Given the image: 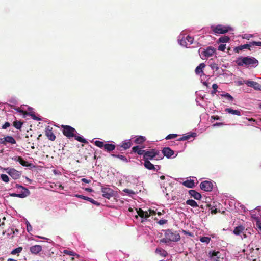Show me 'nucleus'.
Masks as SVG:
<instances>
[{
  "label": "nucleus",
  "mask_w": 261,
  "mask_h": 261,
  "mask_svg": "<svg viewBox=\"0 0 261 261\" xmlns=\"http://www.w3.org/2000/svg\"><path fill=\"white\" fill-rule=\"evenodd\" d=\"M132 151L137 153L139 155H143V156L146 150H142L141 148H140L138 146H136L132 148Z\"/></svg>",
  "instance_id": "obj_25"
},
{
  "label": "nucleus",
  "mask_w": 261,
  "mask_h": 261,
  "mask_svg": "<svg viewBox=\"0 0 261 261\" xmlns=\"http://www.w3.org/2000/svg\"><path fill=\"white\" fill-rule=\"evenodd\" d=\"M155 253L163 257H166L168 255L167 251L160 247H158L156 248Z\"/></svg>",
  "instance_id": "obj_21"
},
{
  "label": "nucleus",
  "mask_w": 261,
  "mask_h": 261,
  "mask_svg": "<svg viewBox=\"0 0 261 261\" xmlns=\"http://www.w3.org/2000/svg\"><path fill=\"white\" fill-rule=\"evenodd\" d=\"M211 119L219 120L220 119V117L218 116H211Z\"/></svg>",
  "instance_id": "obj_61"
},
{
  "label": "nucleus",
  "mask_w": 261,
  "mask_h": 261,
  "mask_svg": "<svg viewBox=\"0 0 261 261\" xmlns=\"http://www.w3.org/2000/svg\"><path fill=\"white\" fill-rule=\"evenodd\" d=\"M162 153L164 156L170 158L174 154V151L169 147H165L162 150Z\"/></svg>",
  "instance_id": "obj_14"
},
{
  "label": "nucleus",
  "mask_w": 261,
  "mask_h": 261,
  "mask_svg": "<svg viewBox=\"0 0 261 261\" xmlns=\"http://www.w3.org/2000/svg\"><path fill=\"white\" fill-rule=\"evenodd\" d=\"M146 139L144 137L142 136H138L135 140V143L137 144H142Z\"/></svg>",
  "instance_id": "obj_31"
},
{
  "label": "nucleus",
  "mask_w": 261,
  "mask_h": 261,
  "mask_svg": "<svg viewBox=\"0 0 261 261\" xmlns=\"http://www.w3.org/2000/svg\"><path fill=\"white\" fill-rule=\"evenodd\" d=\"M64 253L67 255L73 256L74 253L73 252L69 251V250H64Z\"/></svg>",
  "instance_id": "obj_55"
},
{
  "label": "nucleus",
  "mask_w": 261,
  "mask_h": 261,
  "mask_svg": "<svg viewBox=\"0 0 261 261\" xmlns=\"http://www.w3.org/2000/svg\"><path fill=\"white\" fill-rule=\"evenodd\" d=\"M45 135L47 138L52 141L55 140L56 137L53 132V127L48 125L45 127Z\"/></svg>",
  "instance_id": "obj_11"
},
{
  "label": "nucleus",
  "mask_w": 261,
  "mask_h": 261,
  "mask_svg": "<svg viewBox=\"0 0 261 261\" xmlns=\"http://www.w3.org/2000/svg\"><path fill=\"white\" fill-rule=\"evenodd\" d=\"M250 44H251L252 46H261V42L253 41Z\"/></svg>",
  "instance_id": "obj_54"
},
{
  "label": "nucleus",
  "mask_w": 261,
  "mask_h": 261,
  "mask_svg": "<svg viewBox=\"0 0 261 261\" xmlns=\"http://www.w3.org/2000/svg\"><path fill=\"white\" fill-rule=\"evenodd\" d=\"M183 232H184L185 234H188V236H191V237H193V234L190 232H188L186 230H184Z\"/></svg>",
  "instance_id": "obj_60"
},
{
  "label": "nucleus",
  "mask_w": 261,
  "mask_h": 261,
  "mask_svg": "<svg viewBox=\"0 0 261 261\" xmlns=\"http://www.w3.org/2000/svg\"><path fill=\"white\" fill-rule=\"evenodd\" d=\"M165 236L167 238L170 242H177L180 239L179 234L176 231H173L171 229L165 230Z\"/></svg>",
  "instance_id": "obj_6"
},
{
  "label": "nucleus",
  "mask_w": 261,
  "mask_h": 261,
  "mask_svg": "<svg viewBox=\"0 0 261 261\" xmlns=\"http://www.w3.org/2000/svg\"><path fill=\"white\" fill-rule=\"evenodd\" d=\"M61 128L62 129L63 134L67 138L70 139L73 137H75L76 130L75 129L71 126L61 125Z\"/></svg>",
  "instance_id": "obj_4"
},
{
  "label": "nucleus",
  "mask_w": 261,
  "mask_h": 261,
  "mask_svg": "<svg viewBox=\"0 0 261 261\" xmlns=\"http://www.w3.org/2000/svg\"><path fill=\"white\" fill-rule=\"evenodd\" d=\"M10 126V124L9 122H6L5 123V124L2 126V128L3 129H6L7 128H8V127H9Z\"/></svg>",
  "instance_id": "obj_57"
},
{
  "label": "nucleus",
  "mask_w": 261,
  "mask_h": 261,
  "mask_svg": "<svg viewBox=\"0 0 261 261\" xmlns=\"http://www.w3.org/2000/svg\"><path fill=\"white\" fill-rule=\"evenodd\" d=\"M6 172L13 179H17L20 178L21 173L18 171L14 168L6 169Z\"/></svg>",
  "instance_id": "obj_10"
},
{
  "label": "nucleus",
  "mask_w": 261,
  "mask_h": 261,
  "mask_svg": "<svg viewBox=\"0 0 261 261\" xmlns=\"http://www.w3.org/2000/svg\"><path fill=\"white\" fill-rule=\"evenodd\" d=\"M132 143L128 141L126 142H124L121 145V147H122L124 150H126L129 148L131 147Z\"/></svg>",
  "instance_id": "obj_38"
},
{
  "label": "nucleus",
  "mask_w": 261,
  "mask_h": 261,
  "mask_svg": "<svg viewBox=\"0 0 261 261\" xmlns=\"http://www.w3.org/2000/svg\"><path fill=\"white\" fill-rule=\"evenodd\" d=\"M223 96L226 97L227 99L229 101H233V98L228 93H226L225 94L223 95Z\"/></svg>",
  "instance_id": "obj_46"
},
{
  "label": "nucleus",
  "mask_w": 261,
  "mask_h": 261,
  "mask_svg": "<svg viewBox=\"0 0 261 261\" xmlns=\"http://www.w3.org/2000/svg\"><path fill=\"white\" fill-rule=\"evenodd\" d=\"M154 159L156 160L163 159L161 154H160V150L156 149H152L148 151H146L143 156V161H150Z\"/></svg>",
  "instance_id": "obj_2"
},
{
  "label": "nucleus",
  "mask_w": 261,
  "mask_h": 261,
  "mask_svg": "<svg viewBox=\"0 0 261 261\" xmlns=\"http://www.w3.org/2000/svg\"><path fill=\"white\" fill-rule=\"evenodd\" d=\"M256 225L257 228L261 231V222L259 221H257Z\"/></svg>",
  "instance_id": "obj_59"
},
{
  "label": "nucleus",
  "mask_w": 261,
  "mask_h": 261,
  "mask_svg": "<svg viewBox=\"0 0 261 261\" xmlns=\"http://www.w3.org/2000/svg\"><path fill=\"white\" fill-rule=\"evenodd\" d=\"M75 139L77 140L79 142L86 143L87 142V140L83 138L82 137L80 136H76L75 135Z\"/></svg>",
  "instance_id": "obj_43"
},
{
  "label": "nucleus",
  "mask_w": 261,
  "mask_h": 261,
  "mask_svg": "<svg viewBox=\"0 0 261 261\" xmlns=\"http://www.w3.org/2000/svg\"><path fill=\"white\" fill-rule=\"evenodd\" d=\"M116 148V146L114 144H109V143H106L104 146V149L108 151V152H111L113 150H114Z\"/></svg>",
  "instance_id": "obj_27"
},
{
  "label": "nucleus",
  "mask_w": 261,
  "mask_h": 261,
  "mask_svg": "<svg viewBox=\"0 0 261 261\" xmlns=\"http://www.w3.org/2000/svg\"><path fill=\"white\" fill-rule=\"evenodd\" d=\"M16 141L14 137L11 136H7L4 138H0V144L7 145L8 144H15Z\"/></svg>",
  "instance_id": "obj_8"
},
{
  "label": "nucleus",
  "mask_w": 261,
  "mask_h": 261,
  "mask_svg": "<svg viewBox=\"0 0 261 261\" xmlns=\"http://www.w3.org/2000/svg\"><path fill=\"white\" fill-rule=\"evenodd\" d=\"M245 227L242 225L236 227L233 231V233L237 236L240 235L245 230Z\"/></svg>",
  "instance_id": "obj_17"
},
{
  "label": "nucleus",
  "mask_w": 261,
  "mask_h": 261,
  "mask_svg": "<svg viewBox=\"0 0 261 261\" xmlns=\"http://www.w3.org/2000/svg\"><path fill=\"white\" fill-rule=\"evenodd\" d=\"M137 210V215L135 216L136 218H138V216H139L141 218V222L143 223L145 220H146L148 218V212L144 211L141 208H139L138 210Z\"/></svg>",
  "instance_id": "obj_12"
},
{
  "label": "nucleus",
  "mask_w": 261,
  "mask_h": 261,
  "mask_svg": "<svg viewBox=\"0 0 261 261\" xmlns=\"http://www.w3.org/2000/svg\"><path fill=\"white\" fill-rule=\"evenodd\" d=\"M196 136L195 133H191L190 134H186L183 135L182 137L179 138L177 140L178 141H184V140H189L191 137H194Z\"/></svg>",
  "instance_id": "obj_24"
},
{
  "label": "nucleus",
  "mask_w": 261,
  "mask_h": 261,
  "mask_svg": "<svg viewBox=\"0 0 261 261\" xmlns=\"http://www.w3.org/2000/svg\"><path fill=\"white\" fill-rule=\"evenodd\" d=\"M1 177L2 180L5 182L7 183L9 181V177L6 174H1Z\"/></svg>",
  "instance_id": "obj_42"
},
{
  "label": "nucleus",
  "mask_w": 261,
  "mask_h": 261,
  "mask_svg": "<svg viewBox=\"0 0 261 261\" xmlns=\"http://www.w3.org/2000/svg\"><path fill=\"white\" fill-rule=\"evenodd\" d=\"M101 192L103 197L110 199L112 197L116 196V192L108 185L102 186Z\"/></svg>",
  "instance_id": "obj_5"
},
{
  "label": "nucleus",
  "mask_w": 261,
  "mask_h": 261,
  "mask_svg": "<svg viewBox=\"0 0 261 261\" xmlns=\"http://www.w3.org/2000/svg\"><path fill=\"white\" fill-rule=\"evenodd\" d=\"M186 40L189 42V45H191L193 43L194 39L191 36H187L186 38Z\"/></svg>",
  "instance_id": "obj_45"
},
{
  "label": "nucleus",
  "mask_w": 261,
  "mask_h": 261,
  "mask_svg": "<svg viewBox=\"0 0 261 261\" xmlns=\"http://www.w3.org/2000/svg\"><path fill=\"white\" fill-rule=\"evenodd\" d=\"M111 155L113 157L117 158L120 159L124 162H125V163L128 162V159L124 155H120V154H112Z\"/></svg>",
  "instance_id": "obj_32"
},
{
  "label": "nucleus",
  "mask_w": 261,
  "mask_h": 261,
  "mask_svg": "<svg viewBox=\"0 0 261 261\" xmlns=\"http://www.w3.org/2000/svg\"><path fill=\"white\" fill-rule=\"evenodd\" d=\"M147 212H148V217H149L151 215L155 214V212L154 210H152L151 209L148 210V211H147Z\"/></svg>",
  "instance_id": "obj_53"
},
{
  "label": "nucleus",
  "mask_w": 261,
  "mask_h": 261,
  "mask_svg": "<svg viewBox=\"0 0 261 261\" xmlns=\"http://www.w3.org/2000/svg\"><path fill=\"white\" fill-rule=\"evenodd\" d=\"M237 65L239 66L256 67L258 64V60L252 57H241L236 60Z\"/></svg>",
  "instance_id": "obj_1"
},
{
  "label": "nucleus",
  "mask_w": 261,
  "mask_h": 261,
  "mask_svg": "<svg viewBox=\"0 0 261 261\" xmlns=\"http://www.w3.org/2000/svg\"><path fill=\"white\" fill-rule=\"evenodd\" d=\"M170 241H169V240L167 239V238L166 237H165V238H163V239L160 240V243H168Z\"/></svg>",
  "instance_id": "obj_52"
},
{
  "label": "nucleus",
  "mask_w": 261,
  "mask_h": 261,
  "mask_svg": "<svg viewBox=\"0 0 261 261\" xmlns=\"http://www.w3.org/2000/svg\"><path fill=\"white\" fill-rule=\"evenodd\" d=\"M27 230L28 232H30L32 230V227L29 222L27 223Z\"/></svg>",
  "instance_id": "obj_56"
},
{
  "label": "nucleus",
  "mask_w": 261,
  "mask_h": 261,
  "mask_svg": "<svg viewBox=\"0 0 261 261\" xmlns=\"http://www.w3.org/2000/svg\"><path fill=\"white\" fill-rule=\"evenodd\" d=\"M200 188L204 191L210 192L213 189V185L211 181L205 180L200 183Z\"/></svg>",
  "instance_id": "obj_9"
},
{
  "label": "nucleus",
  "mask_w": 261,
  "mask_h": 261,
  "mask_svg": "<svg viewBox=\"0 0 261 261\" xmlns=\"http://www.w3.org/2000/svg\"><path fill=\"white\" fill-rule=\"evenodd\" d=\"M177 137V134H169L168 135H167L165 139L166 140H169V139H174V138H176Z\"/></svg>",
  "instance_id": "obj_44"
},
{
  "label": "nucleus",
  "mask_w": 261,
  "mask_h": 261,
  "mask_svg": "<svg viewBox=\"0 0 261 261\" xmlns=\"http://www.w3.org/2000/svg\"><path fill=\"white\" fill-rule=\"evenodd\" d=\"M244 82L248 87L253 88L256 90L261 91V85L258 83L250 80L244 81Z\"/></svg>",
  "instance_id": "obj_13"
},
{
  "label": "nucleus",
  "mask_w": 261,
  "mask_h": 261,
  "mask_svg": "<svg viewBox=\"0 0 261 261\" xmlns=\"http://www.w3.org/2000/svg\"><path fill=\"white\" fill-rule=\"evenodd\" d=\"M211 29L214 34H223L228 32L232 30L229 26H225L222 24H218L217 25H212Z\"/></svg>",
  "instance_id": "obj_3"
},
{
  "label": "nucleus",
  "mask_w": 261,
  "mask_h": 261,
  "mask_svg": "<svg viewBox=\"0 0 261 261\" xmlns=\"http://www.w3.org/2000/svg\"><path fill=\"white\" fill-rule=\"evenodd\" d=\"M144 166L145 168L150 170H153L155 171L157 169L155 168L154 165L152 164L150 161H144Z\"/></svg>",
  "instance_id": "obj_19"
},
{
  "label": "nucleus",
  "mask_w": 261,
  "mask_h": 261,
  "mask_svg": "<svg viewBox=\"0 0 261 261\" xmlns=\"http://www.w3.org/2000/svg\"><path fill=\"white\" fill-rule=\"evenodd\" d=\"M226 48V45L225 44H221L218 47V50L220 51H224Z\"/></svg>",
  "instance_id": "obj_49"
},
{
  "label": "nucleus",
  "mask_w": 261,
  "mask_h": 261,
  "mask_svg": "<svg viewBox=\"0 0 261 261\" xmlns=\"http://www.w3.org/2000/svg\"><path fill=\"white\" fill-rule=\"evenodd\" d=\"M25 115H29V116H31L32 118L34 120H41V119L40 118H39L35 115V112H33V110H32L31 111H30V112H27V114H25Z\"/></svg>",
  "instance_id": "obj_33"
},
{
  "label": "nucleus",
  "mask_w": 261,
  "mask_h": 261,
  "mask_svg": "<svg viewBox=\"0 0 261 261\" xmlns=\"http://www.w3.org/2000/svg\"><path fill=\"white\" fill-rule=\"evenodd\" d=\"M218 86L217 84H213L212 85V88L213 89V91L212 92V93H216L217 92V88Z\"/></svg>",
  "instance_id": "obj_47"
},
{
  "label": "nucleus",
  "mask_w": 261,
  "mask_h": 261,
  "mask_svg": "<svg viewBox=\"0 0 261 261\" xmlns=\"http://www.w3.org/2000/svg\"><path fill=\"white\" fill-rule=\"evenodd\" d=\"M183 185L187 188H192L194 187V181L193 180H187L183 182Z\"/></svg>",
  "instance_id": "obj_28"
},
{
  "label": "nucleus",
  "mask_w": 261,
  "mask_h": 261,
  "mask_svg": "<svg viewBox=\"0 0 261 261\" xmlns=\"http://www.w3.org/2000/svg\"><path fill=\"white\" fill-rule=\"evenodd\" d=\"M19 113L23 114V115L25 116V114H27V111H25L24 110H22L21 109L20 110V111H19Z\"/></svg>",
  "instance_id": "obj_64"
},
{
  "label": "nucleus",
  "mask_w": 261,
  "mask_h": 261,
  "mask_svg": "<svg viewBox=\"0 0 261 261\" xmlns=\"http://www.w3.org/2000/svg\"><path fill=\"white\" fill-rule=\"evenodd\" d=\"M216 49L212 46H208L206 49H204L201 53V58H208L214 55L216 53Z\"/></svg>",
  "instance_id": "obj_7"
},
{
  "label": "nucleus",
  "mask_w": 261,
  "mask_h": 261,
  "mask_svg": "<svg viewBox=\"0 0 261 261\" xmlns=\"http://www.w3.org/2000/svg\"><path fill=\"white\" fill-rule=\"evenodd\" d=\"M42 250V246L39 245H35L30 248V251L33 254H37Z\"/></svg>",
  "instance_id": "obj_15"
},
{
  "label": "nucleus",
  "mask_w": 261,
  "mask_h": 261,
  "mask_svg": "<svg viewBox=\"0 0 261 261\" xmlns=\"http://www.w3.org/2000/svg\"><path fill=\"white\" fill-rule=\"evenodd\" d=\"M81 181L85 183H90L91 182L90 180H88L86 178H82Z\"/></svg>",
  "instance_id": "obj_62"
},
{
  "label": "nucleus",
  "mask_w": 261,
  "mask_h": 261,
  "mask_svg": "<svg viewBox=\"0 0 261 261\" xmlns=\"http://www.w3.org/2000/svg\"><path fill=\"white\" fill-rule=\"evenodd\" d=\"M230 40V38L227 36H223L219 38L218 42L226 43Z\"/></svg>",
  "instance_id": "obj_35"
},
{
  "label": "nucleus",
  "mask_w": 261,
  "mask_h": 261,
  "mask_svg": "<svg viewBox=\"0 0 261 261\" xmlns=\"http://www.w3.org/2000/svg\"><path fill=\"white\" fill-rule=\"evenodd\" d=\"M253 230L252 228H247L245 229V230L243 231V236L242 237V238L246 239L249 237V236L253 234Z\"/></svg>",
  "instance_id": "obj_20"
},
{
  "label": "nucleus",
  "mask_w": 261,
  "mask_h": 261,
  "mask_svg": "<svg viewBox=\"0 0 261 261\" xmlns=\"http://www.w3.org/2000/svg\"><path fill=\"white\" fill-rule=\"evenodd\" d=\"M186 203L187 205H190L191 206L193 207H197L198 206L197 202L195 200L192 199L187 200L186 202Z\"/></svg>",
  "instance_id": "obj_34"
},
{
  "label": "nucleus",
  "mask_w": 261,
  "mask_h": 261,
  "mask_svg": "<svg viewBox=\"0 0 261 261\" xmlns=\"http://www.w3.org/2000/svg\"><path fill=\"white\" fill-rule=\"evenodd\" d=\"M21 158V157L20 156H14V157L12 158V160L15 161L19 162V161L20 160Z\"/></svg>",
  "instance_id": "obj_58"
},
{
  "label": "nucleus",
  "mask_w": 261,
  "mask_h": 261,
  "mask_svg": "<svg viewBox=\"0 0 261 261\" xmlns=\"http://www.w3.org/2000/svg\"><path fill=\"white\" fill-rule=\"evenodd\" d=\"M205 67V65L204 63L200 64L195 70V73L197 75H200L201 73H203V69Z\"/></svg>",
  "instance_id": "obj_23"
},
{
  "label": "nucleus",
  "mask_w": 261,
  "mask_h": 261,
  "mask_svg": "<svg viewBox=\"0 0 261 261\" xmlns=\"http://www.w3.org/2000/svg\"><path fill=\"white\" fill-rule=\"evenodd\" d=\"M22 250V247H19L14 250H13L11 251V254L12 255H15L16 254H18V256L19 255L18 254L20 253Z\"/></svg>",
  "instance_id": "obj_39"
},
{
  "label": "nucleus",
  "mask_w": 261,
  "mask_h": 261,
  "mask_svg": "<svg viewBox=\"0 0 261 261\" xmlns=\"http://www.w3.org/2000/svg\"><path fill=\"white\" fill-rule=\"evenodd\" d=\"M220 254V253L219 251H210L208 252V255L210 258H214L215 256L217 257V259H216V261H219V258L220 257L219 256V255Z\"/></svg>",
  "instance_id": "obj_26"
},
{
  "label": "nucleus",
  "mask_w": 261,
  "mask_h": 261,
  "mask_svg": "<svg viewBox=\"0 0 261 261\" xmlns=\"http://www.w3.org/2000/svg\"><path fill=\"white\" fill-rule=\"evenodd\" d=\"M217 212H218V211H217V208L212 209V210H211V213H212V214H216Z\"/></svg>",
  "instance_id": "obj_63"
},
{
  "label": "nucleus",
  "mask_w": 261,
  "mask_h": 261,
  "mask_svg": "<svg viewBox=\"0 0 261 261\" xmlns=\"http://www.w3.org/2000/svg\"><path fill=\"white\" fill-rule=\"evenodd\" d=\"M252 46L251 44H245L242 45H240L237 47H236L234 49V50L235 52L239 53L240 50H242L244 49L248 48V49L250 50V47Z\"/></svg>",
  "instance_id": "obj_22"
},
{
  "label": "nucleus",
  "mask_w": 261,
  "mask_h": 261,
  "mask_svg": "<svg viewBox=\"0 0 261 261\" xmlns=\"http://www.w3.org/2000/svg\"><path fill=\"white\" fill-rule=\"evenodd\" d=\"M19 163L24 167H31L32 165L31 163H29L28 162L24 161L22 157L21 158Z\"/></svg>",
  "instance_id": "obj_36"
},
{
  "label": "nucleus",
  "mask_w": 261,
  "mask_h": 261,
  "mask_svg": "<svg viewBox=\"0 0 261 261\" xmlns=\"http://www.w3.org/2000/svg\"><path fill=\"white\" fill-rule=\"evenodd\" d=\"M75 196L78 198H80L81 199L86 200L95 205L99 206L100 205L99 203H98L97 201H96L94 200V199H93L91 198H89L88 197H86V196H83L82 195H77V194L75 195Z\"/></svg>",
  "instance_id": "obj_16"
},
{
  "label": "nucleus",
  "mask_w": 261,
  "mask_h": 261,
  "mask_svg": "<svg viewBox=\"0 0 261 261\" xmlns=\"http://www.w3.org/2000/svg\"><path fill=\"white\" fill-rule=\"evenodd\" d=\"M8 234H14L15 233V232H18V229H15V230H14V228H10V229H8Z\"/></svg>",
  "instance_id": "obj_48"
},
{
  "label": "nucleus",
  "mask_w": 261,
  "mask_h": 261,
  "mask_svg": "<svg viewBox=\"0 0 261 261\" xmlns=\"http://www.w3.org/2000/svg\"><path fill=\"white\" fill-rule=\"evenodd\" d=\"M94 144L96 146H97L100 148H104V146H105V144H104V143L102 141L97 140L94 142Z\"/></svg>",
  "instance_id": "obj_41"
},
{
  "label": "nucleus",
  "mask_w": 261,
  "mask_h": 261,
  "mask_svg": "<svg viewBox=\"0 0 261 261\" xmlns=\"http://www.w3.org/2000/svg\"><path fill=\"white\" fill-rule=\"evenodd\" d=\"M225 111L233 115H236L238 116L241 115V112L240 111L237 110H233L231 108H226L225 109Z\"/></svg>",
  "instance_id": "obj_30"
},
{
  "label": "nucleus",
  "mask_w": 261,
  "mask_h": 261,
  "mask_svg": "<svg viewBox=\"0 0 261 261\" xmlns=\"http://www.w3.org/2000/svg\"><path fill=\"white\" fill-rule=\"evenodd\" d=\"M22 122L19 121H15L13 122V126L18 129H20L22 125Z\"/></svg>",
  "instance_id": "obj_40"
},
{
  "label": "nucleus",
  "mask_w": 261,
  "mask_h": 261,
  "mask_svg": "<svg viewBox=\"0 0 261 261\" xmlns=\"http://www.w3.org/2000/svg\"><path fill=\"white\" fill-rule=\"evenodd\" d=\"M30 194V191L27 188H24V192L20 194H17L16 197L23 198L29 196Z\"/></svg>",
  "instance_id": "obj_29"
},
{
  "label": "nucleus",
  "mask_w": 261,
  "mask_h": 261,
  "mask_svg": "<svg viewBox=\"0 0 261 261\" xmlns=\"http://www.w3.org/2000/svg\"><path fill=\"white\" fill-rule=\"evenodd\" d=\"M167 220L165 219H161L158 222V223L160 225H163L166 224L167 223Z\"/></svg>",
  "instance_id": "obj_51"
},
{
  "label": "nucleus",
  "mask_w": 261,
  "mask_h": 261,
  "mask_svg": "<svg viewBox=\"0 0 261 261\" xmlns=\"http://www.w3.org/2000/svg\"><path fill=\"white\" fill-rule=\"evenodd\" d=\"M123 191L125 193H127L129 194H135V193L132 190H130V189H125Z\"/></svg>",
  "instance_id": "obj_50"
},
{
  "label": "nucleus",
  "mask_w": 261,
  "mask_h": 261,
  "mask_svg": "<svg viewBox=\"0 0 261 261\" xmlns=\"http://www.w3.org/2000/svg\"><path fill=\"white\" fill-rule=\"evenodd\" d=\"M189 194L196 200H200L201 198V195L194 190H189Z\"/></svg>",
  "instance_id": "obj_18"
},
{
  "label": "nucleus",
  "mask_w": 261,
  "mask_h": 261,
  "mask_svg": "<svg viewBox=\"0 0 261 261\" xmlns=\"http://www.w3.org/2000/svg\"><path fill=\"white\" fill-rule=\"evenodd\" d=\"M199 240L201 242L208 244L210 242L211 239L210 237H200Z\"/></svg>",
  "instance_id": "obj_37"
}]
</instances>
